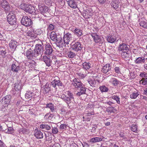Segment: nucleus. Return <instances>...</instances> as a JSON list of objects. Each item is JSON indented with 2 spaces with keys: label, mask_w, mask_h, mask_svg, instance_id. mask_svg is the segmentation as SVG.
Masks as SVG:
<instances>
[{
  "label": "nucleus",
  "mask_w": 147,
  "mask_h": 147,
  "mask_svg": "<svg viewBox=\"0 0 147 147\" xmlns=\"http://www.w3.org/2000/svg\"><path fill=\"white\" fill-rule=\"evenodd\" d=\"M21 22L22 25L26 27L30 26L32 24L31 20L26 16L23 17L21 19Z\"/></svg>",
  "instance_id": "nucleus-4"
},
{
  "label": "nucleus",
  "mask_w": 147,
  "mask_h": 147,
  "mask_svg": "<svg viewBox=\"0 0 147 147\" xmlns=\"http://www.w3.org/2000/svg\"><path fill=\"white\" fill-rule=\"evenodd\" d=\"M28 130L27 129L25 128H23L20 129V132H22L23 134H26L28 132Z\"/></svg>",
  "instance_id": "nucleus-57"
},
{
  "label": "nucleus",
  "mask_w": 147,
  "mask_h": 147,
  "mask_svg": "<svg viewBox=\"0 0 147 147\" xmlns=\"http://www.w3.org/2000/svg\"><path fill=\"white\" fill-rule=\"evenodd\" d=\"M78 145L75 143H72L70 146V147H78Z\"/></svg>",
  "instance_id": "nucleus-61"
},
{
  "label": "nucleus",
  "mask_w": 147,
  "mask_h": 147,
  "mask_svg": "<svg viewBox=\"0 0 147 147\" xmlns=\"http://www.w3.org/2000/svg\"><path fill=\"white\" fill-rule=\"evenodd\" d=\"M52 125L50 123H43L40 126V128L44 129L46 130H49L51 129Z\"/></svg>",
  "instance_id": "nucleus-18"
},
{
  "label": "nucleus",
  "mask_w": 147,
  "mask_h": 147,
  "mask_svg": "<svg viewBox=\"0 0 147 147\" xmlns=\"http://www.w3.org/2000/svg\"><path fill=\"white\" fill-rule=\"evenodd\" d=\"M27 58L29 59H35L38 56L35 53L34 50H32L31 48L29 49L26 52Z\"/></svg>",
  "instance_id": "nucleus-3"
},
{
  "label": "nucleus",
  "mask_w": 147,
  "mask_h": 147,
  "mask_svg": "<svg viewBox=\"0 0 147 147\" xmlns=\"http://www.w3.org/2000/svg\"><path fill=\"white\" fill-rule=\"evenodd\" d=\"M50 37L52 40L55 41L57 40V37H58V36H57L55 32H52L51 33Z\"/></svg>",
  "instance_id": "nucleus-31"
},
{
  "label": "nucleus",
  "mask_w": 147,
  "mask_h": 147,
  "mask_svg": "<svg viewBox=\"0 0 147 147\" xmlns=\"http://www.w3.org/2000/svg\"><path fill=\"white\" fill-rule=\"evenodd\" d=\"M63 39L64 43L68 45L69 42L74 40V37L72 34L68 32L64 35Z\"/></svg>",
  "instance_id": "nucleus-8"
},
{
  "label": "nucleus",
  "mask_w": 147,
  "mask_h": 147,
  "mask_svg": "<svg viewBox=\"0 0 147 147\" xmlns=\"http://www.w3.org/2000/svg\"><path fill=\"white\" fill-rule=\"evenodd\" d=\"M14 129L12 127H9L8 128L7 130L6 133L8 134H12L13 133Z\"/></svg>",
  "instance_id": "nucleus-48"
},
{
  "label": "nucleus",
  "mask_w": 147,
  "mask_h": 147,
  "mask_svg": "<svg viewBox=\"0 0 147 147\" xmlns=\"http://www.w3.org/2000/svg\"><path fill=\"white\" fill-rule=\"evenodd\" d=\"M107 40L108 42L111 43L114 42L116 40V38L114 36L109 35L107 37Z\"/></svg>",
  "instance_id": "nucleus-28"
},
{
  "label": "nucleus",
  "mask_w": 147,
  "mask_h": 147,
  "mask_svg": "<svg viewBox=\"0 0 147 147\" xmlns=\"http://www.w3.org/2000/svg\"><path fill=\"white\" fill-rule=\"evenodd\" d=\"M53 51V50L51 46L49 44H47L45 45V53L48 55H51Z\"/></svg>",
  "instance_id": "nucleus-16"
},
{
  "label": "nucleus",
  "mask_w": 147,
  "mask_h": 147,
  "mask_svg": "<svg viewBox=\"0 0 147 147\" xmlns=\"http://www.w3.org/2000/svg\"><path fill=\"white\" fill-rule=\"evenodd\" d=\"M57 46L59 48L62 47L64 45V40H63L61 37L59 35H58V37L57 40H55Z\"/></svg>",
  "instance_id": "nucleus-14"
},
{
  "label": "nucleus",
  "mask_w": 147,
  "mask_h": 147,
  "mask_svg": "<svg viewBox=\"0 0 147 147\" xmlns=\"http://www.w3.org/2000/svg\"><path fill=\"white\" fill-rule=\"evenodd\" d=\"M92 10L90 9L83 10V15L84 18L88 19L90 18L92 15Z\"/></svg>",
  "instance_id": "nucleus-11"
},
{
  "label": "nucleus",
  "mask_w": 147,
  "mask_h": 147,
  "mask_svg": "<svg viewBox=\"0 0 147 147\" xmlns=\"http://www.w3.org/2000/svg\"><path fill=\"white\" fill-rule=\"evenodd\" d=\"M67 127V125L62 124L60 126L59 128L62 130H64L66 129Z\"/></svg>",
  "instance_id": "nucleus-50"
},
{
  "label": "nucleus",
  "mask_w": 147,
  "mask_h": 147,
  "mask_svg": "<svg viewBox=\"0 0 147 147\" xmlns=\"http://www.w3.org/2000/svg\"><path fill=\"white\" fill-rule=\"evenodd\" d=\"M139 76L142 77V78H147V73L143 72H141L139 75Z\"/></svg>",
  "instance_id": "nucleus-51"
},
{
  "label": "nucleus",
  "mask_w": 147,
  "mask_h": 147,
  "mask_svg": "<svg viewBox=\"0 0 147 147\" xmlns=\"http://www.w3.org/2000/svg\"><path fill=\"white\" fill-rule=\"evenodd\" d=\"M11 97V96L9 95L6 96L0 101V104H1L5 107L7 106L10 102Z\"/></svg>",
  "instance_id": "nucleus-7"
},
{
  "label": "nucleus",
  "mask_w": 147,
  "mask_h": 147,
  "mask_svg": "<svg viewBox=\"0 0 147 147\" xmlns=\"http://www.w3.org/2000/svg\"><path fill=\"white\" fill-rule=\"evenodd\" d=\"M76 56L75 53L71 51H68L67 53V56L70 58H72Z\"/></svg>",
  "instance_id": "nucleus-43"
},
{
  "label": "nucleus",
  "mask_w": 147,
  "mask_h": 147,
  "mask_svg": "<svg viewBox=\"0 0 147 147\" xmlns=\"http://www.w3.org/2000/svg\"><path fill=\"white\" fill-rule=\"evenodd\" d=\"M82 144L83 147H88L89 146V145L86 142H84L83 144L82 143Z\"/></svg>",
  "instance_id": "nucleus-63"
},
{
  "label": "nucleus",
  "mask_w": 147,
  "mask_h": 147,
  "mask_svg": "<svg viewBox=\"0 0 147 147\" xmlns=\"http://www.w3.org/2000/svg\"><path fill=\"white\" fill-rule=\"evenodd\" d=\"M111 70V67L109 64H107L103 67L102 71L105 74L107 73Z\"/></svg>",
  "instance_id": "nucleus-23"
},
{
  "label": "nucleus",
  "mask_w": 147,
  "mask_h": 147,
  "mask_svg": "<svg viewBox=\"0 0 147 147\" xmlns=\"http://www.w3.org/2000/svg\"><path fill=\"white\" fill-rule=\"evenodd\" d=\"M17 42L16 40H11L9 45L10 47L12 49H15L17 47Z\"/></svg>",
  "instance_id": "nucleus-29"
},
{
  "label": "nucleus",
  "mask_w": 147,
  "mask_h": 147,
  "mask_svg": "<svg viewBox=\"0 0 147 147\" xmlns=\"http://www.w3.org/2000/svg\"><path fill=\"white\" fill-rule=\"evenodd\" d=\"M61 98L67 105L69 107H70L74 105V99L68 97L67 95L65 94L62 95Z\"/></svg>",
  "instance_id": "nucleus-1"
},
{
  "label": "nucleus",
  "mask_w": 147,
  "mask_h": 147,
  "mask_svg": "<svg viewBox=\"0 0 147 147\" xmlns=\"http://www.w3.org/2000/svg\"><path fill=\"white\" fill-rule=\"evenodd\" d=\"M46 107L49 108L52 112H55V109L54 108V105L52 103L47 104Z\"/></svg>",
  "instance_id": "nucleus-37"
},
{
  "label": "nucleus",
  "mask_w": 147,
  "mask_h": 147,
  "mask_svg": "<svg viewBox=\"0 0 147 147\" xmlns=\"http://www.w3.org/2000/svg\"><path fill=\"white\" fill-rule=\"evenodd\" d=\"M106 111L110 113H114L116 111V110L113 107H109L107 108L106 109Z\"/></svg>",
  "instance_id": "nucleus-45"
},
{
  "label": "nucleus",
  "mask_w": 147,
  "mask_h": 147,
  "mask_svg": "<svg viewBox=\"0 0 147 147\" xmlns=\"http://www.w3.org/2000/svg\"><path fill=\"white\" fill-rule=\"evenodd\" d=\"M129 47L128 45L124 43H122L119 45L118 50L119 51H122L123 52L129 51Z\"/></svg>",
  "instance_id": "nucleus-13"
},
{
  "label": "nucleus",
  "mask_w": 147,
  "mask_h": 147,
  "mask_svg": "<svg viewBox=\"0 0 147 147\" xmlns=\"http://www.w3.org/2000/svg\"><path fill=\"white\" fill-rule=\"evenodd\" d=\"M140 84H142L143 85H145L147 84V78H142L140 81Z\"/></svg>",
  "instance_id": "nucleus-49"
},
{
  "label": "nucleus",
  "mask_w": 147,
  "mask_h": 147,
  "mask_svg": "<svg viewBox=\"0 0 147 147\" xmlns=\"http://www.w3.org/2000/svg\"><path fill=\"white\" fill-rule=\"evenodd\" d=\"M111 6L115 9H117L119 7L118 4L117 2L115 1H113L111 3Z\"/></svg>",
  "instance_id": "nucleus-44"
},
{
  "label": "nucleus",
  "mask_w": 147,
  "mask_h": 147,
  "mask_svg": "<svg viewBox=\"0 0 147 147\" xmlns=\"http://www.w3.org/2000/svg\"><path fill=\"white\" fill-rule=\"evenodd\" d=\"M69 5L71 8L75 9L77 7L76 3L74 0H69L68 1Z\"/></svg>",
  "instance_id": "nucleus-27"
},
{
  "label": "nucleus",
  "mask_w": 147,
  "mask_h": 147,
  "mask_svg": "<svg viewBox=\"0 0 147 147\" xmlns=\"http://www.w3.org/2000/svg\"><path fill=\"white\" fill-rule=\"evenodd\" d=\"M71 48L73 50L76 52H78L81 50L83 48V46L80 42L72 41L71 44Z\"/></svg>",
  "instance_id": "nucleus-2"
},
{
  "label": "nucleus",
  "mask_w": 147,
  "mask_h": 147,
  "mask_svg": "<svg viewBox=\"0 0 147 147\" xmlns=\"http://www.w3.org/2000/svg\"><path fill=\"white\" fill-rule=\"evenodd\" d=\"M136 77L135 75L133 72H130L129 73V78L131 80H132Z\"/></svg>",
  "instance_id": "nucleus-54"
},
{
  "label": "nucleus",
  "mask_w": 147,
  "mask_h": 147,
  "mask_svg": "<svg viewBox=\"0 0 147 147\" xmlns=\"http://www.w3.org/2000/svg\"><path fill=\"white\" fill-rule=\"evenodd\" d=\"M66 94L67 95V96H67L68 97H69L74 99V97L73 96V94L72 93H71V92L70 91H67Z\"/></svg>",
  "instance_id": "nucleus-55"
},
{
  "label": "nucleus",
  "mask_w": 147,
  "mask_h": 147,
  "mask_svg": "<svg viewBox=\"0 0 147 147\" xmlns=\"http://www.w3.org/2000/svg\"><path fill=\"white\" fill-rule=\"evenodd\" d=\"M0 147H5V144L1 140H0Z\"/></svg>",
  "instance_id": "nucleus-64"
},
{
  "label": "nucleus",
  "mask_w": 147,
  "mask_h": 147,
  "mask_svg": "<svg viewBox=\"0 0 147 147\" xmlns=\"http://www.w3.org/2000/svg\"><path fill=\"white\" fill-rule=\"evenodd\" d=\"M39 10L41 13H46L48 11V7L44 5H42L39 6Z\"/></svg>",
  "instance_id": "nucleus-21"
},
{
  "label": "nucleus",
  "mask_w": 147,
  "mask_h": 147,
  "mask_svg": "<svg viewBox=\"0 0 147 147\" xmlns=\"http://www.w3.org/2000/svg\"><path fill=\"white\" fill-rule=\"evenodd\" d=\"M20 69V68L19 65L15 64H13L11 66V70L13 72L17 73Z\"/></svg>",
  "instance_id": "nucleus-25"
},
{
  "label": "nucleus",
  "mask_w": 147,
  "mask_h": 147,
  "mask_svg": "<svg viewBox=\"0 0 147 147\" xmlns=\"http://www.w3.org/2000/svg\"><path fill=\"white\" fill-rule=\"evenodd\" d=\"M100 89L101 92H107L109 90L108 88L106 87L104 85L100 86L99 87Z\"/></svg>",
  "instance_id": "nucleus-41"
},
{
  "label": "nucleus",
  "mask_w": 147,
  "mask_h": 147,
  "mask_svg": "<svg viewBox=\"0 0 147 147\" xmlns=\"http://www.w3.org/2000/svg\"><path fill=\"white\" fill-rule=\"evenodd\" d=\"M111 81L113 84L115 86H117L119 84V80L115 78H112L111 79Z\"/></svg>",
  "instance_id": "nucleus-42"
},
{
  "label": "nucleus",
  "mask_w": 147,
  "mask_h": 147,
  "mask_svg": "<svg viewBox=\"0 0 147 147\" xmlns=\"http://www.w3.org/2000/svg\"><path fill=\"white\" fill-rule=\"evenodd\" d=\"M78 74L82 78H84L85 77L84 75L82 73H78Z\"/></svg>",
  "instance_id": "nucleus-62"
},
{
  "label": "nucleus",
  "mask_w": 147,
  "mask_h": 147,
  "mask_svg": "<svg viewBox=\"0 0 147 147\" xmlns=\"http://www.w3.org/2000/svg\"><path fill=\"white\" fill-rule=\"evenodd\" d=\"M145 61V58L144 57H139L137 58L134 61L136 64H142L144 63Z\"/></svg>",
  "instance_id": "nucleus-24"
},
{
  "label": "nucleus",
  "mask_w": 147,
  "mask_h": 147,
  "mask_svg": "<svg viewBox=\"0 0 147 147\" xmlns=\"http://www.w3.org/2000/svg\"><path fill=\"white\" fill-rule=\"evenodd\" d=\"M77 89L84 85L80 80L75 78L74 79L72 84Z\"/></svg>",
  "instance_id": "nucleus-15"
},
{
  "label": "nucleus",
  "mask_w": 147,
  "mask_h": 147,
  "mask_svg": "<svg viewBox=\"0 0 147 147\" xmlns=\"http://www.w3.org/2000/svg\"><path fill=\"white\" fill-rule=\"evenodd\" d=\"M27 35L31 37L36 38L37 36V34L35 33L33 30L31 29L27 33Z\"/></svg>",
  "instance_id": "nucleus-26"
},
{
  "label": "nucleus",
  "mask_w": 147,
  "mask_h": 147,
  "mask_svg": "<svg viewBox=\"0 0 147 147\" xmlns=\"http://www.w3.org/2000/svg\"><path fill=\"white\" fill-rule=\"evenodd\" d=\"M24 10L26 12L30 14H34L35 12L34 7L31 5L28 4L25 5Z\"/></svg>",
  "instance_id": "nucleus-10"
},
{
  "label": "nucleus",
  "mask_w": 147,
  "mask_h": 147,
  "mask_svg": "<svg viewBox=\"0 0 147 147\" xmlns=\"http://www.w3.org/2000/svg\"><path fill=\"white\" fill-rule=\"evenodd\" d=\"M34 50L38 57L41 56L44 51L42 43L36 44Z\"/></svg>",
  "instance_id": "nucleus-5"
},
{
  "label": "nucleus",
  "mask_w": 147,
  "mask_h": 147,
  "mask_svg": "<svg viewBox=\"0 0 147 147\" xmlns=\"http://www.w3.org/2000/svg\"><path fill=\"white\" fill-rule=\"evenodd\" d=\"M130 128L131 131L133 132H137V126L136 125L132 124Z\"/></svg>",
  "instance_id": "nucleus-47"
},
{
  "label": "nucleus",
  "mask_w": 147,
  "mask_h": 147,
  "mask_svg": "<svg viewBox=\"0 0 147 147\" xmlns=\"http://www.w3.org/2000/svg\"><path fill=\"white\" fill-rule=\"evenodd\" d=\"M130 54L129 51H123L121 53V55L122 57L126 60H129L130 58Z\"/></svg>",
  "instance_id": "nucleus-19"
},
{
  "label": "nucleus",
  "mask_w": 147,
  "mask_h": 147,
  "mask_svg": "<svg viewBox=\"0 0 147 147\" xmlns=\"http://www.w3.org/2000/svg\"><path fill=\"white\" fill-rule=\"evenodd\" d=\"M44 92L45 94L48 93L51 90V87L49 86V84L47 83L44 86Z\"/></svg>",
  "instance_id": "nucleus-34"
},
{
  "label": "nucleus",
  "mask_w": 147,
  "mask_h": 147,
  "mask_svg": "<svg viewBox=\"0 0 147 147\" xmlns=\"http://www.w3.org/2000/svg\"><path fill=\"white\" fill-rule=\"evenodd\" d=\"M55 26L52 24H50L48 27V29L49 30H53L55 28Z\"/></svg>",
  "instance_id": "nucleus-53"
},
{
  "label": "nucleus",
  "mask_w": 147,
  "mask_h": 147,
  "mask_svg": "<svg viewBox=\"0 0 147 147\" xmlns=\"http://www.w3.org/2000/svg\"><path fill=\"white\" fill-rule=\"evenodd\" d=\"M7 20L9 24L16 26V19L15 15L13 13H9L7 15Z\"/></svg>",
  "instance_id": "nucleus-6"
},
{
  "label": "nucleus",
  "mask_w": 147,
  "mask_h": 147,
  "mask_svg": "<svg viewBox=\"0 0 147 147\" xmlns=\"http://www.w3.org/2000/svg\"><path fill=\"white\" fill-rule=\"evenodd\" d=\"M45 136L46 140L49 141L50 140H51V139H50V138H49V134L48 133H47V134L45 133Z\"/></svg>",
  "instance_id": "nucleus-60"
},
{
  "label": "nucleus",
  "mask_w": 147,
  "mask_h": 147,
  "mask_svg": "<svg viewBox=\"0 0 147 147\" xmlns=\"http://www.w3.org/2000/svg\"><path fill=\"white\" fill-rule=\"evenodd\" d=\"M21 84L20 83H17L15 84L14 90L17 92H20L21 90Z\"/></svg>",
  "instance_id": "nucleus-30"
},
{
  "label": "nucleus",
  "mask_w": 147,
  "mask_h": 147,
  "mask_svg": "<svg viewBox=\"0 0 147 147\" xmlns=\"http://www.w3.org/2000/svg\"><path fill=\"white\" fill-rule=\"evenodd\" d=\"M115 72L117 74L121 73L120 69L118 67H116L115 68Z\"/></svg>",
  "instance_id": "nucleus-58"
},
{
  "label": "nucleus",
  "mask_w": 147,
  "mask_h": 147,
  "mask_svg": "<svg viewBox=\"0 0 147 147\" xmlns=\"http://www.w3.org/2000/svg\"><path fill=\"white\" fill-rule=\"evenodd\" d=\"M88 83L92 87H95L96 85V81L94 80H91L89 79L88 80Z\"/></svg>",
  "instance_id": "nucleus-40"
},
{
  "label": "nucleus",
  "mask_w": 147,
  "mask_h": 147,
  "mask_svg": "<svg viewBox=\"0 0 147 147\" xmlns=\"http://www.w3.org/2000/svg\"><path fill=\"white\" fill-rule=\"evenodd\" d=\"M77 90L78 92L76 93V95L77 96H80L82 94H86V88L84 85Z\"/></svg>",
  "instance_id": "nucleus-17"
},
{
  "label": "nucleus",
  "mask_w": 147,
  "mask_h": 147,
  "mask_svg": "<svg viewBox=\"0 0 147 147\" xmlns=\"http://www.w3.org/2000/svg\"><path fill=\"white\" fill-rule=\"evenodd\" d=\"M58 132V129L56 128L53 127L52 132L54 134H57Z\"/></svg>",
  "instance_id": "nucleus-56"
},
{
  "label": "nucleus",
  "mask_w": 147,
  "mask_h": 147,
  "mask_svg": "<svg viewBox=\"0 0 147 147\" xmlns=\"http://www.w3.org/2000/svg\"><path fill=\"white\" fill-rule=\"evenodd\" d=\"M112 98L116 100L118 104H119L120 103V101L119 100L120 98L119 97L117 96H113L112 97Z\"/></svg>",
  "instance_id": "nucleus-52"
},
{
  "label": "nucleus",
  "mask_w": 147,
  "mask_h": 147,
  "mask_svg": "<svg viewBox=\"0 0 147 147\" xmlns=\"http://www.w3.org/2000/svg\"><path fill=\"white\" fill-rule=\"evenodd\" d=\"M102 138H101L95 137L92 138L90 140V142L93 143H95L101 141L102 140Z\"/></svg>",
  "instance_id": "nucleus-35"
},
{
  "label": "nucleus",
  "mask_w": 147,
  "mask_h": 147,
  "mask_svg": "<svg viewBox=\"0 0 147 147\" xmlns=\"http://www.w3.org/2000/svg\"><path fill=\"white\" fill-rule=\"evenodd\" d=\"M1 5L2 7L6 11H8L10 10V7L8 2L5 0H3Z\"/></svg>",
  "instance_id": "nucleus-20"
},
{
  "label": "nucleus",
  "mask_w": 147,
  "mask_h": 147,
  "mask_svg": "<svg viewBox=\"0 0 147 147\" xmlns=\"http://www.w3.org/2000/svg\"><path fill=\"white\" fill-rule=\"evenodd\" d=\"M140 26L144 28L147 29V22L144 21H141L139 23Z\"/></svg>",
  "instance_id": "nucleus-46"
},
{
  "label": "nucleus",
  "mask_w": 147,
  "mask_h": 147,
  "mask_svg": "<svg viewBox=\"0 0 147 147\" xmlns=\"http://www.w3.org/2000/svg\"><path fill=\"white\" fill-rule=\"evenodd\" d=\"M33 93L27 91L25 94V97L26 99H31L32 98Z\"/></svg>",
  "instance_id": "nucleus-38"
},
{
  "label": "nucleus",
  "mask_w": 147,
  "mask_h": 147,
  "mask_svg": "<svg viewBox=\"0 0 147 147\" xmlns=\"http://www.w3.org/2000/svg\"><path fill=\"white\" fill-rule=\"evenodd\" d=\"M140 92L138 91L132 92L130 95L131 98L132 99H135L139 95Z\"/></svg>",
  "instance_id": "nucleus-33"
},
{
  "label": "nucleus",
  "mask_w": 147,
  "mask_h": 147,
  "mask_svg": "<svg viewBox=\"0 0 147 147\" xmlns=\"http://www.w3.org/2000/svg\"><path fill=\"white\" fill-rule=\"evenodd\" d=\"M94 127H92V128L91 130V132L92 133H95L96 131V129L97 128V126L96 125H93Z\"/></svg>",
  "instance_id": "nucleus-59"
},
{
  "label": "nucleus",
  "mask_w": 147,
  "mask_h": 147,
  "mask_svg": "<svg viewBox=\"0 0 147 147\" xmlns=\"http://www.w3.org/2000/svg\"><path fill=\"white\" fill-rule=\"evenodd\" d=\"M63 83L60 80H54L51 82L50 86H52L53 88H55L56 89L59 88H61L63 86Z\"/></svg>",
  "instance_id": "nucleus-9"
},
{
  "label": "nucleus",
  "mask_w": 147,
  "mask_h": 147,
  "mask_svg": "<svg viewBox=\"0 0 147 147\" xmlns=\"http://www.w3.org/2000/svg\"><path fill=\"white\" fill-rule=\"evenodd\" d=\"M73 32L78 36H81L82 34V31L80 29L76 28L73 31Z\"/></svg>",
  "instance_id": "nucleus-36"
},
{
  "label": "nucleus",
  "mask_w": 147,
  "mask_h": 147,
  "mask_svg": "<svg viewBox=\"0 0 147 147\" xmlns=\"http://www.w3.org/2000/svg\"><path fill=\"white\" fill-rule=\"evenodd\" d=\"M84 68L86 70L89 69L91 67V64L89 63L84 62L82 65Z\"/></svg>",
  "instance_id": "nucleus-39"
},
{
  "label": "nucleus",
  "mask_w": 147,
  "mask_h": 147,
  "mask_svg": "<svg viewBox=\"0 0 147 147\" xmlns=\"http://www.w3.org/2000/svg\"><path fill=\"white\" fill-rule=\"evenodd\" d=\"M34 131L35 133L34 136L36 138L38 139L43 138V133L40 130L35 129Z\"/></svg>",
  "instance_id": "nucleus-22"
},
{
  "label": "nucleus",
  "mask_w": 147,
  "mask_h": 147,
  "mask_svg": "<svg viewBox=\"0 0 147 147\" xmlns=\"http://www.w3.org/2000/svg\"><path fill=\"white\" fill-rule=\"evenodd\" d=\"M44 60L48 67H49L51 65V61L49 58L46 57L44 58Z\"/></svg>",
  "instance_id": "nucleus-32"
},
{
  "label": "nucleus",
  "mask_w": 147,
  "mask_h": 147,
  "mask_svg": "<svg viewBox=\"0 0 147 147\" xmlns=\"http://www.w3.org/2000/svg\"><path fill=\"white\" fill-rule=\"evenodd\" d=\"M92 38H93L95 42L96 43H101L103 41V39H102L101 37L97 34L96 33H92L91 34Z\"/></svg>",
  "instance_id": "nucleus-12"
}]
</instances>
